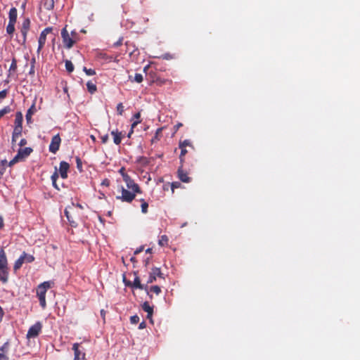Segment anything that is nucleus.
<instances>
[{"label": "nucleus", "mask_w": 360, "mask_h": 360, "mask_svg": "<svg viewBox=\"0 0 360 360\" xmlns=\"http://www.w3.org/2000/svg\"><path fill=\"white\" fill-rule=\"evenodd\" d=\"M123 43V37H120L116 42L114 43V47H118L121 46Z\"/></svg>", "instance_id": "49530a36"}, {"label": "nucleus", "mask_w": 360, "mask_h": 360, "mask_svg": "<svg viewBox=\"0 0 360 360\" xmlns=\"http://www.w3.org/2000/svg\"><path fill=\"white\" fill-rule=\"evenodd\" d=\"M51 178L52 181H56V180L58 178V174L57 171L54 172V173L52 174Z\"/></svg>", "instance_id": "8fccbe9b"}, {"label": "nucleus", "mask_w": 360, "mask_h": 360, "mask_svg": "<svg viewBox=\"0 0 360 360\" xmlns=\"http://www.w3.org/2000/svg\"><path fill=\"white\" fill-rule=\"evenodd\" d=\"M32 151L33 149L30 147L20 148L16 155L8 162V166L12 167L17 162L24 160L32 153Z\"/></svg>", "instance_id": "20e7f679"}, {"label": "nucleus", "mask_w": 360, "mask_h": 360, "mask_svg": "<svg viewBox=\"0 0 360 360\" xmlns=\"http://www.w3.org/2000/svg\"><path fill=\"white\" fill-rule=\"evenodd\" d=\"M178 177L183 182L188 183L191 181V178L188 176V173L183 169L182 165L178 169Z\"/></svg>", "instance_id": "2eb2a0df"}, {"label": "nucleus", "mask_w": 360, "mask_h": 360, "mask_svg": "<svg viewBox=\"0 0 360 360\" xmlns=\"http://www.w3.org/2000/svg\"><path fill=\"white\" fill-rule=\"evenodd\" d=\"M141 122V120H134V122L131 124V131H129L128 134V137H130L131 134L133 133L134 128Z\"/></svg>", "instance_id": "37998d69"}, {"label": "nucleus", "mask_w": 360, "mask_h": 360, "mask_svg": "<svg viewBox=\"0 0 360 360\" xmlns=\"http://www.w3.org/2000/svg\"><path fill=\"white\" fill-rule=\"evenodd\" d=\"M123 181L125 182L127 189L137 193H141L139 186L127 174H123Z\"/></svg>", "instance_id": "6e6552de"}, {"label": "nucleus", "mask_w": 360, "mask_h": 360, "mask_svg": "<svg viewBox=\"0 0 360 360\" xmlns=\"http://www.w3.org/2000/svg\"><path fill=\"white\" fill-rule=\"evenodd\" d=\"M65 68H66V70L68 72H73V70H74V65H73L72 63L70 60H65Z\"/></svg>", "instance_id": "f704fd0d"}, {"label": "nucleus", "mask_w": 360, "mask_h": 360, "mask_svg": "<svg viewBox=\"0 0 360 360\" xmlns=\"http://www.w3.org/2000/svg\"><path fill=\"white\" fill-rule=\"evenodd\" d=\"M15 22H8V24L6 27V32L8 34L11 35L15 32Z\"/></svg>", "instance_id": "c756f323"}, {"label": "nucleus", "mask_w": 360, "mask_h": 360, "mask_svg": "<svg viewBox=\"0 0 360 360\" xmlns=\"http://www.w3.org/2000/svg\"><path fill=\"white\" fill-rule=\"evenodd\" d=\"M27 144V140L25 139H22L19 143L20 146H24Z\"/></svg>", "instance_id": "603ef678"}, {"label": "nucleus", "mask_w": 360, "mask_h": 360, "mask_svg": "<svg viewBox=\"0 0 360 360\" xmlns=\"http://www.w3.org/2000/svg\"><path fill=\"white\" fill-rule=\"evenodd\" d=\"M101 185H102V186H108L110 185V181H109V179H105L102 181Z\"/></svg>", "instance_id": "3c124183"}, {"label": "nucleus", "mask_w": 360, "mask_h": 360, "mask_svg": "<svg viewBox=\"0 0 360 360\" xmlns=\"http://www.w3.org/2000/svg\"><path fill=\"white\" fill-rule=\"evenodd\" d=\"M101 316H103L104 317L105 312V311L103 309H101Z\"/></svg>", "instance_id": "680f3d73"}, {"label": "nucleus", "mask_w": 360, "mask_h": 360, "mask_svg": "<svg viewBox=\"0 0 360 360\" xmlns=\"http://www.w3.org/2000/svg\"><path fill=\"white\" fill-rule=\"evenodd\" d=\"M77 168L79 172L82 171V162L79 157H76Z\"/></svg>", "instance_id": "a19ab883"}, {"label": "nucleus", "mask_w": 360, "mask_h": 360, "mask_svg": "<svg viewBox=\"0 0 360 360\" xmlns=\"http://www.w3.org/2000/svg\"><path fill=\"white\" fill-rule=\"evenodd\" d=\"M56 0H43V6L45 9L51 11L54 8Z\"/></svg>", "instance_id": "412c9836"}, {"label": "nucleus", "mask_w": 360, "mask_h": 360, "mask_svg": "<svg viewBox=\"0 0 360 360\" xmlns=\"http://www.w3.org/2000/svg\"><path fill=\"white\" fill-rule=\"evenodd\" d=\"M61 37L64 46L70 49L79 39V34L73 30L70 33L67 30V26L61 30Z\"/></svg>", "instance_id": "f257e3e1"}, {"label": "nucleus", "mask_w": 360, "mask_h": 360, "mask_svg": "<svg viewBox=\"0 0 360 360\" xmlns=\"http://www.w3.org/2000/svg\"><path fill=\"white\" fill-rule=\"evenodd\" d=\"M52 184H53V186L56 188L59 189V188H58V186H57V184H56V181H52Z\"/></svg>", "instance_id": "bf43d9fd"}, {"label": "nucleus", "mask_w": 360, "mask_h": 360, "mask_svg": "<svg viewBox=\"0 0 360 360\" xmlns=\"http://www.w3.org/2000/svg\"><path fill=\"white\" fill-rule=\"evenodd\" d=\"M181 125H182V124H181V123H179V124H177V127H180V126H181Z\"/></svg>", "instance_id": "69168bd1"}, {"label": "nucleus", "mask_w": 360, "mask_h": 360, "mask_svg": "<svg viewBox=\"0 0 360 360\" xmlns=\"http://www.w3.org/2000/svg\"><path fill=\"white\" fill-rule=\"evenodd\" d=\"M121 191L122 195L117 196L116 199L120 200L122 202H126L128 203L131 202L135 199L136 193V192H134L131 190L127 189L123 186H121Z\"/></svg>", "instance_id": "39448f33"}, {"label": "nucleus", "mask_w": 360, "mask_h": 360, "mask_svg": "<svg viewBox=\"0 0 360 360\" xmlns=\"http://www.w3.org/2000/svg\"><path fill=\"white\" fill-rule=\"evenodd\" d=\"M17 70V60L15 57L12 58V62L11 64V66L9 68V72H15Z\"/></svg>", "instance_id": "473e14b6"}, {"label": "nucleus", "mask_w": 360, "mask_h": 360, "mask_svg": "<svg viewBox=\"0 0 360 360\" xmlns=\"http://www.w3.org/2000/svg\"><path fill=\"white\" fill-rule=\"evenodd\" d=\"M83 71L86 73L88 76H93L96 75V71L94 69H88L86 67L83 68Z\"/></svg>", "instance_id": "e433bc0d"}, {"label": "nucleus", "mask_w": 360, "mask_h": 360, "mask_svg": "<svg viewBox=\"0 0 360 360\" xmlns=\"http://www.w3.org/2000/svg\"><path fill=\"white\" fill-rule=\"evenodd\" d=\"M22 127L14 126L13 131L12 134V143H15L18 137L21 135Z\"/></svg>", "instance_id": "f3484780"}, {"label": "nucleus", "mask_w": 360, "mask_h": 360, "mask_svg": "<svg viewBox=\"0 0 360 360\" xmlns=\"http://www.w3.org/2000/svg\"><path fill=\"white\" fill-rule=\"evenodd\" d=\"M30 20L28 18H26L23 20L22 25L20 26V33L22 34V39L19 40L18 42L21 45H25L27 41V35L30 29Z\"/></svg>", "instance_id": "423d86ee"}, {"label": "nucleus", "mask_w": 360, "mask_h": 360, "mask_svg": "<svg viewBox=\"0 0 360 360\" xmlns=\"http://www.w3.org/2000/svg\"><path fill=\"white\" fill-rule=\"evenodd\" d=\"M77 207H79V208H81V209L82 208V205H79V204H77Z\"/></svg>", "instance_id": "0e129e2a"}, {"label": "nucleus", "mask_w": 360, "mask_h": 360, "mask_svg": "<svg viewBox=\"0 0 360 360\" xmlns=\"http://www.w3.org/2000/svg\"><path fill=\"white\" fill-rule=\"evenodd\" d=\"M111 134L113 136V141L116 145L120 144L123 137L122 133L118 130L112 131Z\"/></svg>", "instance_id": "6ab92c4d"}, {"label": "nucleus", "mask_w": 360, "mask_h": 360, "mask_svg": "<svg viewBox=\"0 0 360 360\" xmlns=\"http://www.w3.org/2000/svg\"><path fill=\"white\" fill-rule=\"evenodd\" d=\"M181 183L179 181L172 182L171 184V188H172V192H174L175 188H179L181 186Z\"/></svg>", "instance_id": "c03bdc74"}, {"label": "nucleus", "mask_w": 360, "mask_h": 360, "mask_svg": "<svg viewBox=\"0 0 360 360\" xmlns=\"http://www.w3.org/2000/svg\"><path fill=\"white\" fill-rule=\"evenodd\" d=\"M70 168V165L65 161H61L60 163L59 173L63 179L68 177V171Z\"/></svg>", "instance_id": "4468645a"}, {"label": "nucleus", "mask_w": 360, "mask_h": 360, "mask_svg": "<svg viewBox=\"0 0 360 360\" xmlns=\"http://www.w3.org/2000/svg\"><path fill=\"white\" fill-rule=\"evenodd\" d=\"M150 291L156 295H159L161 292V289L158 285H153L150 287Z\"/></svg>", "instance_id": "4c0bfd02"}, {"label": "nucleus", "mask_w": 360, "mask_h": 360, "mask_svg": "<svg viewBox=\"0 0 360 360\" xmlns=\"http://www.w3.org/2000/svg\"><path fill=\"white\" fill-rule=\"evenodd\" d=\"M101 142L103 143H106L108 141V135L105 134V135L101 136Z\"/></svg>", "instance_id": "09e8293b"}, {"label": "nucleus", "mask_w": 360, "mask_h": 360, "mask_svg": "<svg viewBox=\"0 0 360 360\" xmlns=\"http://www.w3.org/2000/svg\"><path fill=\"white\" fill-rule=\"evenodd\" d=\"M86 88H87L88 91L91 94H94L97 91V87H96V84H94L91 81L87 82Z\"/></svg>", "instance_id": "393cba45"}, {"label": "nucleus", "mask_w": 360, "mask_h": 360, "mask_svg": "<svg viewBox=\"0 0 360 360\" xmlns=\"http://www.w3.org/2000/svg\"><path fill=\"white\" fill-rule=\"evenodd\" d=\"M6 164H7V161L6 160H1L0 162V179L1 178V176H3V174H4V172L6 171Z\"/></svg>", "instance_id": "2f4dec72"}, {"label": "nucleus", "mask_w": 360, "mask_h": 360, "mask_svg": "<svg viewBox=\"0 0 360 360\" xmlns=\"http://www.w3.org/2000/svg\"><path fill=\"white\" fill-rule=\"evenodd\" d=\"M9 268L6 255L4 249L0 250V281L6 283L8 281Z\"/></svg>", "instance_id": "f03ea898"}, {"label": "nucleus", "mask_w": 360, "mask_h": 360, "mask_svg": "<svg viewBox=\"0 0 360 360\" xmlns=\"http://www.w3.org/2000/svg\"><path fill=\"white\" fill-rule=\"evenodd\" d=\"M143 250V247H140L139 248H137L135 251H134V255H138L141 252H142Z\"/></svg>", "instance_id": "864d4df0"}, {"label": "nucleus", "mask_w": 360, "mask_h": 360, "mask_svg": "<svg viewBox=\"0 0 360 360\" xmlns=\"http://www.w3.org/2000/svg\"><path fill=\"white\" fill-rule=\"evenodd\" d=\"M181 149V153L179 155L180 162L181 164L184 162V156L188 153L186 148H179Z\"/></svg>", "instance_id": "c9c22d12"}, {"label": "nucleus", "mask_w": 360, "mask_h": 360, "mask_svg": "<svg viewBox=\"0 0 360 360\" xmlns=\"http://www.w3.org/2000/svg\"><path fill=\"white\" fill-rule=\"evenodd\" d=\"M8 348H9V343L8 342H5L0 347V360H8V358L6 356V354L8 351Z\"/></svg>", "instance_id": "dca6fc26"}, {"label": "nucleus", "mask_w": 360, "mask_h": 360, "mask_svg": "<svg viewBox=\"0 0 360 360\" xmlns=\"http://www.w3.org/2000/svg\"><path fill=\"white\" fill-rule=\"evenodd\" d=\"M163 274L162 273L160 268L158 267H153L151 269V271L149 275L148 280L147 281V283H152L154 281H156L157 277L163 278L162 276Z\"/></svg>", "instance_id": "f8f14e48"}, {"label": "nucleus", "mask_w": 360, "mask_h": 360, "mask_svg": "<svg viewBox=\"0 0 360 360\" xmlns=\"http://www.w3.org/2000/svg\"><path fill=\"white\" fill-rule=\"evenodd\" d=\"M35 112V103H34L31 107L28 109L27 113H26V120H27V122L29 123L30 122H31V120H32V115L34 114V112Z\"/></svg>", "instance_id": "4be33fe9"}, {"label": "nucleus", "mask_w": 360, "mask_h": 360, "mask_svg": "<svg viewBox=\"0 0 360 360\" xmlns=\"http://www.w3.org/2000/svg\"><path fill=\"white\" fill-rule=\"evenodd\" d=\"M34 63H35V59L32 58V66H31V68H30V72H29L30 75H34Z\"/></svg>", "instance_id": "de8ad7c7"}, {"label": "nucleus", "mask_w": 360, "mask_h": 360, "mask_svg": "<svg viewBox=\"0 0 360 360\" xmlns=\"http://www.w3.org/2000/svg\"><path fill=\"white\" fill-rule=\"evenodd\" d=\"M74 204H72V206H69L65 208V215L67 217L70 224L72 227H76L77 226V222L75 219V210L73 208Z\"/></svg>", "instance_id": "9d476101"}, {"label": "nucleus", "mask_w": 360, "mask_h": 360, "mask_svg": "<svg viewBox=\"0 0 360 360\" xmlns=\"http://www.w3.org/2000/svg\"><path fill=\"white\" fill-rule=\"evenodd\" d=\"M146 322H145V321H142V322L139 324V329H143V328H146Z\"/></svg>", "instance_id": "5fc2aeb1"}, {"label": "nucleus", "mask_w": 360, "mask_h": 360, "mask_svg": "<svg viewBox=\"0 0 360 360\" xmlns=\"http://www.w3.org/2000/svg\"><path fill=\"white\" fill-rule=\"evenodd\" d=\"M124 170H125V169H124V167H122V168L120 169V171H119L120 174L122 176H123V174H126V173L124 172Z\"/></svg>", "instance_id": "13d9d810"}, {"label": "nucleus", "mask_w": 360, "mask_h": 360, "mask_svg": "<svg viewBox=\"0 0 360 360\" xmlns=\"http://www.w3.org/2000/svg\"><path fill=\"white\" fill-rule=\"evenodd\" d=\"M132 286L140 290L146 289V287H144V285L141 283L140 278L138 276H136Z\"/></svg>", "instance_id": "b1692460"}, {"label": "nucleus", "mask_w": 360, "mask_h": 360, "mask_svg": "<svg viewBox=\"0 0 360 360\" xmlns=\"http://www.w3.org/2000/svg\"><path fill=\"white\" fill-rule=\"evenodd\" d=\"M25 262L23 257L20 255V257L15 262L13 265V270L14 271H17L18 269H20L22 265V264Z\"/></svg>", "instance_id": "a878e982"}, {"label": "nucleus", "mask_w": 360, "mask_h": 360, "mask_svg": "<svg viewBox=\"0 0 360 360\" xmlns=\"http://www.w3.org/2000/svg\"><path fill=\"white\" fill-rule=\"evenodd\" d=\"M42 324L38 321L32 325L28 330L27 333V338H34L39 335L41 331Z\"/></svg>", "instance_id": "1a4fd4ad"}, {"label": "nucleus", "mask_w": 360, "mask_h": 360, "mask_svg": "<svg viewBox=\"0 0 360 360\" xmlns=\"http://www.w3.org/2000/svg\"><path fill=\"white\" fill-rule=\"evenodd\" d=\"M139 200L141 202V212L143 214L147 213L148 212V203L146 201H145V200L143 199V198L140 199Z\"/></svg>", "instance_id": "7c9ffc66"}, {"label": "nucleus", "mask_w": 360, "mask_h": 360, "mask_svg": "<svg viewBox=\"0 0 360 360\" xmlns=\"http://www.w3.org/2000/svg\"><path fill=\"white\" fill-rule=\"evenodd\" d=\"M146 252L147 253H151V252H152V248H148V249L146 250Z\"/></svg>", "instance_id": "052dcab7"}, {"label": "nucleus", "mask_w": 360, "mask_h": 360, "mask_svg": "<svg viewBox=\"0 0 360 360\" xmlns=\"http://www.w3.org/2000/svg\"><path fill=\"white\" fill-rule=\"evenodd\" d=\"M23 117L21 112H17L15 114V126L22 127Z\"/></svg>", "instance_id": "5701e85b"}, {"label": "nucleus", "mask_w": 360, "mask_h": 360, "mask_svg": "<svg viewBox=\"0 0 360 360\" xmlns=\"http://www.w3.org/2000/svg\"><path fill=\"white\" fill-rule=\"evenodd\" d=\"M168 241H169L168 237L166 235H162L160 236V238L158 240V244L162 247L167 246L168 245Z\"/></svg>", "instance_id": "c85d7f7f"}, {"label": "nucleus", "mask_w": 360, "mask_h": 360, "mask_svg": "<svg viewBox=\"0 0 360 360\" xmlns=\"http://www.w3.org/2000/svg\"><path fill=\"white\" fill-rule=\"evenodd\" d=\"M140 116H141L140 112H137L134 115V117L135 120H139Z\"/></svg>", "instance_id": "4d7b16f0"}, {"label": "nucleus", "mask_w": 360, "mask_h": 360, "mask_svg": "<svg viewBox=\"0 0 360 360\" xmlns=\"http://www.w3.org/2000/svg\"><path fill=\"white\" fill-rule=\"evenodd\" d=\"M187 146H189V147L193 148V146L191 144V142L189 140H188V139H186L184 141H180L179 142V148H184V147L186 148Z\"/></svg>", "instance_id": "72a5a7b5"}, {"label": "nucleus", "mask_w": 360, "mask_h": 360, "mask_svg": "<svg viewBox=\"0 0 360 360\" xmlns=\"http://www.w3.org/2000/svg\"><path fill=\"white\" fill-rule=\"evenodd\" d=\"M17 16H18V11H17L16 8H15V7L11 8L8 13V18H9L8 22H16Z\"/></svg>", "instance_id": "aec40b11"}, {"label": "nucleus", "mask_w": 360, "mask_h": 360, "mask_svg": "<svg viewBox=\"0 0 360 360\" xmlns=\"http://www.w3.org/2000/svg\"><path fill=\"white\" fill-rule=\"evenodd\" d=\"M117 112L118 115H122L123 112H124V106H123V104L122 103H120L117 104Z\"/></svg>", "instance_id": "ea45409f"}, {"label": "nucleus", "mask_w": 360, "mask_h": 360, "mask_svg": "<svg viewBox=\"0 0 360 360\" xmlns=\"http://www.w3.org/2000/svg\"><path fill=\"white\" fill-rule=\"evenodd\" d=\"M132 262H136V258L134 257H132L130 259Z\"/></svg>", "instance_id": "e2e57ef3"}, {"label": "nucleus", "mask_w": 360, "mask_h": 360, "mask_svg": "<svg viewBox=\"0 0 360 360\" xmlns=\"http://www.w3.org/2000/svg\"><path fill=\"white\" fill-rule=\"evenodd\" d=\"M8 91L6 89L2 90L0 91V101L5 98L7 96Z\"/></svg>", "instance_id": "a18cd8bd"}, {"label": "nucleus", "mask_w": 360, "mask_h": 360, "mask_svg": "<svg viewBox=\"0 0 360 360\" xmlns=\"http://www.w3.org/2000/svg\"><path fill=\"white\" fill-rule=\"evenodd\" d=\"M139 316L137 315H134L131 316L130 321L132 324H136L139 322Z\"/></svg>", "instance_id": "79ce46f5"}, {"label": "nucleus", "mask_w": 360, "mask_h": 360, "mask_svg": "<svg viewBox=\"0 0 360 360\" xmlns=\"http://www.w3.org/2000/svg\"><path fill=\"white\" fill-rule=\"evenodd\" d=\"M60 142L61 139L58 134L53 136L49 147V151L55 154L59 150Z\"/></svg>", "instance_id": "9b49d317"}, {"label": "nucleus", "mask_w": 360, "mask_h": 360, "mask_svg": "<svg viewBox=\"0 0 360 360\" xmlns=\"http://www.w3.org/2000/svg\"><path fill=\"white\" fill-rule=\"evenodd\" d=\"M53 31L52 27H46L42 32H41L39 39H38V48L37 50V53L39 54L43 47L45 45L46 41V36L47 34L51 33Z\"/></svg>", "instance_id": "0eeeda50"}, {"label": "nucleus", "mask_w": 360, "mask_h": 360, "mask_svg": "<svg viewBox=\"0 0 360 360\" xmlns=\"http://www.w3.org/2000/svg\"><path fill=\"white\" fill-rule=\"evenodd\" d=\"M79 343H74L72 346V349L74 350L75 357L74 360H86L85 353L82 352L79 349Z\"/></svg>", "instance_id": "ddd939ff"}, {"label": "nucleus", "mask_w": 360, "mask_h": 360, "mask_svg": "<svg viewBox=\"0 0 360 360\" xmlns=\"http://www.w3.org/2000/svg\"><path fill=\"white\" fill-rule=\"evenodd\" d=\"M142 309L143 311L147 312V318L151 320L153 314V307L150 306L148 302H145L142 304Z\"/></svg>", "instance_id": "a211bd4d"}, {"label": "nucleus", "mask_w": 360, "mask_h": 360, "mask_svg": "<svg viewBox=\"0 0 360 360\" xmlns=\"http://www.w3.org/2000/svg\"><path fill=\"white\" fill-rule=\"evenodd\" d=\"M143 80V75L140 73H136L135 74V76H134V81L137 82V83H141L142 82Z\"/></svg>", "instance_id": "58836bf2"}, {"label": "nucleus", "mask_w": 360, "mask_h": 360, "mask_svg": "<svg viewBox=\"0 0 360 360\" xmlns=\"http://www.w3.org/2000/svg\"><path fill=\"white\" fill-rule=\"evenodd\" d=\"M4 226V219L1 216H0V229H2Z\"/></svg>", "instance_id": "6e6d98bb"}, {"label": "nucleus", "mask_w": 360, "mask_h": 360, "mask_svg": "<svg viewBox=\"0 0 360 360\" xmlns=\"http://www.w3.org/2000/svg\"><path fill=\"white\" fill-rule=\"evenodd\" d=\"M162 128H158L156 131L155 136L151 139V143H155L158 141L160 140V138L162 136Z\"/></svg>", "instance_id": "bb28decb"}, {"label": "nucleus", "mask_w": 360, "mask_h": 360, "mask_svg": "<svg viewBox=\"0 0 360 360\" xmlns=\"http://www.w3.org/2000/svg\"><path fill=\"white\" fill-rule=\"evenodd\" d=\"M21 256L23 257L25 262L31 263L34 261V257L32 255L27 254L25 252H23Z\"/></svg>", "instance_id": "cd10ccee"}, {"label": "nucleus", "mask_w": 360, "mask_h": 360, "mask_svg": "<svg viewBox=\"0 0 360 360\" xmlns=\"http://www.w3.org/2000/svg\"><path fill=\"white\" fill-rule=\"evenodd\" d=\"M53 284V283L51 281H44L37 288V296L39 299L40 306L43 309L46 307V293L47 290L52 287Z\"/></svg>", "instance_id": "7ed1b4c3"}]
</instances>
